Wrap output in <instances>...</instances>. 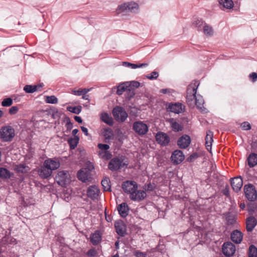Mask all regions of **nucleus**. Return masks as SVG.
Here are the masks:
<instances>
[{"mask_svg": "<svg viewBox=\"0 0 257 257\" xmlns=\"http://www.w3.org/2000/svg\"><path fill=\"white\" fill-rule=\"evenodd\" d=\"M203 33L207 37H211L214 34V30L212 26L204 23L203 28Z\"/></svg>", "mask_w": 257, "mask_h": 257, "instance_id": "nucleus-31", "label": "nucleus"}, {"mask_svg": "<svg viewBox=\"0 0 257 257\" xmlns=\"http://www.w3.org/2000/svg\"><path fill=\"white\" fill-rule=\"evenodd\" d=\"M38 173L42 178L46 179L52 175V172L45 166L44 164H43V166H42L39 170Z\"/></svg>", "mask_w": 257, "mask_h": 257, "instance_id": "nucleus-23", "label": "nucleus"}, {"mask_svg": "<svg viewBox=\"0 0 257 257\" xmlns=\"http://www.w3.org/2000/svg\"><path fill=\"white\" fill-rule=\"evenodd\" d=\"M72 93L75 95H77V96H80V95H82V92H81V89H79V90H75V89L72 90Z\"/></svg>", "mask_w": 257, "mask_h": 257, "instance_id": "nucleus-52", "label": "nucleus"}, {"mask_svg": "<svg viewBox=\"0 0 257 257\" xmlns=\"http://www.w3.org/2000/svg\"><path fill=\"white\" fill-rule=\"evenodd\" d=\"M101 240V236L98 231H96L90 236V241L93 245L98 244Z\"/></svg>", "mask_w": 257, "mask_h": 257, "instance_id": "nucleus-28", "label": "nucleus"}, {"mask_svg": "<svg viewBox=\"0 0 257 257\" xmlns=\"http://www.w3.org/2000/svg\"><path fill=\"white\" fill-rule=\"evenodd\" d=\"M197 154H193L188 158L187 160L189 162H192L194 159L197 158Z\"/></svg>", "mask_w": 257, "mask_h": 257, "instance_id": "nucleus-53", "label": "nucleus"}, {"mask_svg": "<svg viewBox=\"0 0 257 257\" xmlns=\"http://www.w3.org/2000/svg\"><path fill=\"white\" fill-rule=\"evenodd\" d=\"M75 120L78 122V123H82V119L80 116H75L74 117Z\"/></svg>", "mask_w": 257, "mask_h": 257, "instance_id": "nucleus-57", "label": "nucleus"}, {"mask_svg": "<svg viewBox=\"0 0 257 257\" xmlns=\"http://www.w3.org/2000/svg\"><path fill=\"white\" fill-rule=\"evenodd\" d=\"M133 129L138 134L140 135H144L148 132V126L143 122L139 121L134 123Z\"/></svg>", "mask_w": 257, "mask_h": 257, "instance_id": "nucleus-8", "label": "nucleus"}, {"mask_svg": "<svg viewBox=\"0 0 257 257\" xmlns=\"http://www.w3.org/2000/svg\"><path fill=\"white\" fill-rule=\"evenodd\" d=\"M182 105L181 103H175L170 105L168 108L171 112L179 113L181 112L182 110Z\"/></svg>", "mask_w": 257, "mask_h": 257, "instance_id": "nucleus-33", "label": "nucleus"}, {"mask_svg": "<svg viewBox=\"0 0 257 257\" xmlns=\"http://www.w3.org/2000/svg\"><path fill=\"white\" fill-rule=\"evenodd\" d=\"M89 89L87 88L81 89V92H82V95L86 94L87 92L89 91Z\"/></svg>", "mask_w": 257, "mask_h": 257, "instance_id": "nucleus-56", "label": "nucleus"}, {"mask_svg": "<svg viewBox=\"0 0 257 257\" xmlns=\"http://www.w3.org/2000/svg\"><path fill=\"white\" fill-rule=\"evenodd\" d=\"M204 23H205L202 19H197L193 22L192 26L200 31L202 27L203 28Z\"/></svg>", "mask_w": 257, "mask_h": 257, "instance_id": "nucleus-37", "label": "nucleus"}, {"mask_svg": "<svg viewBox=\"0 0 257 257\" xmlns=\"http://www.w3.org/2000/svg\"><path fill=\"white\" fill-rule=\"evenodd\" d=\"M110 180L109 178L105 177L101 181V185L104 191H110Z\"/></svg>", "mask_w": 257, "mask_h": 257, "instance_id": "nucleus-34", "label": "nucleus"}, {"mask_svg": "<svg viewBox=\"0 0 257 257\" xmlns=\"http://www.w3.org/2000/svg\"><path fill=\"white\" fill-rule=\"evenodd\" d=\"M240 208H241V209H244L245 208V204H244V203H241V204H240Z\"/></svg>", "mask_w": 257, "mask_h": 257, "instance_id": "nucleus-64", "label": "nucleus"}, {"mask_svg": "<svg viewBox=\"0 0 257 257\" xmlns=\"http://www.w3.org/2000/svg\"><path fill=\"white\" fill-rule=\"evenodd\" d=\"M115 228L117 233L121 236L125 235L126 231V226L124 223L121 220H118L115 222L114 224Z\"/></svg>", "mask_w": 257, "mask_h": 257, "instance_id": "nucleus-14", "label": "nucleus"}, {"mask_svg": "<svg viewBox=\"0 0 257 257\" xmlns=\"http://www.w3.org/2000/svg\"><path fill=\"white\" fill-rule=\"evenodd\" d=\"M0 136L4 142L11 141L15 136V130L9 125L3 127L0 131Z\"/></svg>", "mask_w": 257, "mask_h": 257, "instance_id": "nucleus-3", "label": "nucleus"}, {"mask_svg": "<svg viewBox=\"0 0 257 257\" xmlns=\"http://www.w3.org/2000/svg\"><path fill=\"white\" fill-rule=\"evenodd\" d=\"M103 136L105 140H111L113 138V133L111 129H105L103 132Z\"/></svg>", "mask_w": 257, "mask_h": 257, "instance_id": "nucleus-39", "label": "nucleus"}, {"mask_svg": "<svg viewBox=\"0 0 257 257\" xmlns=\"http://www.w3.org/2000/svg\"><path fill=\"white\" fill-rule=\"evenodd\" d=\"M132 85L133 87H135L136 88L139 87L140 86V83L138 81H133V82H132Z\"/></svg>", "mask_w": 257, "mask_h": 257, "instance_id": "nucleus-58", "label": "nucleus"}, {"mask_svg": "<svg viewBox=\"0 0 257 257\" xmlns=\"http://www.w3.org/2000/svg\"><path fill=\"white\" fill-rule=\"evenodd\" d=\"M170 123L172 130L175 132H179L182 130V127L174 118H170L167 120Z\"/></svg>", "mask_w": 257, "mask_h": 257, "instance_id": "nucleus-30", "label": "nucleus"}, {"mask_svg": "<svg viewBox=\"0 0 257 257\" xmlns=\"http://www.w3.org/2000/svg\"><path fill=\"white\" fill-rule=\"evenodd\" d=\"M123 191L130 195L138 189V185L135 181H127L122 184Z\"/></svg>", "mask_w": 257, "mask_h": 257, "instance_id": "nucleus-10", "label": "nucleus"}, {"mask_svg": "<svg viewBox=\"0 0 257 257\" xmlns=\"http://www.w3.org/2000/svg\"><path fill=\"white\" fill-rule=\"evenodd\" d=\"M56 180L58 184L62 186L69 183L70 181V176L67 171H59L56 176Z\"/></svg>", "mask_w": 257, "mask_h": 257, "instance_id": "nucleus-4", "label": "nucleus"}, {"mask_svg": "<svg viewBox=\"0 0 257 257\" xmlns=\"http://www.w3.org/2000/svg\"><path fill=\"white\" fill-rule=\"evenodd\" d=\"M78 178L82 182H86L91 177L90 172L86 168L80 170L77 173Z\"/></svg>", "mask_w": 257, "mask_h": 257, "instance_id": "nucleus-19", "label": "nucleus"}, {"mask_svg": "<svg viewBox=\"0 0 257 257\" xmlns=\"http://www.w3.org/2000/svg\"><path fill=\"white\" fill-rule=\"evenodd\" d=\"M249 76L252 79V81L255 82L257 80V73L255 72L251 73Z\"/></svg>", "mask_w": 257, "mask_h": 257, "instance_id": "nucleus-54", "label": "nucleus"}, {"mask_svg": "<svg viewBox=\"0 0 257 257\" xmlns=\"http://www.w3.org/2000/svg\"><path fill=\"white\" fill-rule=\"evenodd\" d=\"M135 95V93L134 90L128 87L125 94L126 98L128 99H131Z\"/></svg>", "mask_w": 257, "mask_h": 257, "instance_id": "nucleus-42", "label": "nucleus"}, {"mask_svg": "<svg viewBox=\"0 0 257 257\" xmlns=\"http://www.w3.org/2000/svg\"><path fill=\"white\" fill-rule=\"evenodd\" d=\"M159 76V74L157 71H153L150 74L146 76V77L150 80L156 79Z\"/></svg>", "mask_w": 257, "mask_h": 257, "instance_id": "nucleus-46", "label": "nucleus"}, {"mask_svg": "<svg viewBox=\"0 0 257 257\" xmlns=\"http://www.w3.org/2000/svg\"><path fill=\"white\" fill-rule=\"evenodd\" d=\"M30 170L29 167L25 164H20L15 166V170L18 173H26Z\"/></svg>", "mask_w": 257, "mask_h": 257, "instance_id": "nucleus-27", "label": "nucleus"}, {"mask_svg": "<svg viewBox=\"0 0 257 257\" xmlns=\"http://www.w3.org/2000/svg\"><path fill=\"white\" fill-rule=\"evenodd\" d=\"M42 87V85H26L24 88V90L27 92V93H33L36 91L38 90V88H41Z\"/></svg>", "mask_w": 257, "mask_h": 257, "instance_id": "nucleus-36", "label": "nucleus"}, {"mask_svg": "<svg viewBox=\"0 0 257 257\" xmlns=\"http://www.w3.org/2000/svg\"><path fill=\"white\" fill-rule=\"evenodd\" d=\"M100 193V190L98 187L95 185L88 187L87 191V196L91 199L94 200L97 198Z\"/></svg>", "mask_w": 257, "mask_h": 257, "instance_id": "nucleus-18", "label": "nucleus"}, {"mask_svg": "<svg viewBox=\"0 0 257 257\" xmlns=\"http://www.w3.org/2000/svg\"><path fill=\"white\" fill-rule=\"evenodd\" d=\"M200 84L197 80H194L190 84L187 89L186 102L190 107H194L196 105L197 108L202 109L204 99L200 94H197V90Z\"/></svg>", "mask_w": 257, "mask_h": 257, "instance_id": "nucleus-1", "label": "nucleus"}, {"mask_svg": "<svg viewBox=\"0 0 257 257\" xmlns=\"http://www.w3.org/2000/svg\"><path fill=\"white\" fill-rule=\"evenodd\" d=\"M117 210L122 217H125L128 214V207L125 203H122L118 205Z\"/></svg>", "mask_w": 257, "mask_h": 257, "instance_id": "nucleus-25", "label": "nucleus"}, {"mask_svg": "<svg viewBox=\"0 0 257 257\" xmlns=\"http://www.w3.org/2000/svg\"><path fill=\"white\" fill-rule=\"evenodd\" d=\"M190 142V137L188 135H184L178 139L177 144L180 148L186 149L189 146Z\"/></svg>", "mask_w": 257, "mask_h": 257, "instance_id": "nucleus-17", "label": "nucleus"}, {"mask_svg": "<svg viewBox=\"0 0 257 257\" xmlns=\"http://www.w3.org/2000/svg\"><path fill=\"white\" fill-rule=\"evenodd\" d=\"M13 174L6 168H0V178L8 179L11 177Z\"/></svg>", "mask_w": 257, "mask_h": 257, "instance_id": "nucleus-32", "label": "nucleus"}, {"mask_svg": "<svg viewBox=\"0 0 257 257\" xmlns=\"http://www.w3.org/2000/svg\"><path fill=\"white\" fill-rule=\"evenodd\" d=\"M132 64V63H131L129 62H123V65L125 66L126 67H131Z\"/></svg>", "mask_w": 257, "mask_h": 257, "instance_id": "nucleus-59", "label": "nucleus"}, {"mask_svg": "<svg viewBox=\"0 0 257 257\" xmlns=\"http://www.w3.org/2000/svg\"><path fill=\"white\" fill-rule=\"evenodd\" d=\"M243 185V181L240 176L236 177L231 180V185L235 192H238Z\"/></svg>", "mask_w": 257, "mask_h": 257, "instance_id": "nucleus-15", "label": "nucleus"}, {"mask_svg": "<svg viewBox=\"0 0 257 257\" xmlns=\"http://www.w3.org/2000/svg\"><path fill=\"white\" fill-rule=\"evenodd\" d=\"M46 101L49 103L56 104L58 102L57 98L54 95L46 97Z\"/></svg>", "mask_w": 257, "mask_h": 257, "instance_id": "nucleus-43", "label": "nucleus"}, {"mask_svg": "<svg viewBox=\"0 0 257 257\" xmlns=\"http://www.w3.org/2000/svg\"><path fill=\"white\" fill-rule=\"evenodd\" d=\"M19 110V108L17 106H13L9 109V113L11 115L16 114Z\"/></svg>", "mask_w": 257, "mask_h": 257, "instance_id": "nucleus-48", "label": "nucleus"}, {"mask_svg": "<svg viewBox=\"0 0 257 257\" xmlns=\"http://www.w3.org/2000/svg\"><path fill=\"white\" fill-rule=\"evenodd\" d=\"M139 11V5L134 2H128L118 6L115 10L117 15H128L130 13L137 14Z\"/></svg>", "mask_w": 257, "mask_h": 257, "instance_id": "nucleus-2", "label": "nucleus"}, {"mask_svg": "<svg viewBox=\"0 0 257 257\" xmlns=\"http://www.w3.org/2000/svg\"><path fill=\"white\" fill-rule=\"evenodd\" d=\"M101 119L108 125L111 126L113 124L112 118L107 113L103 112L101 114Z\"/></svg>", "mask_w": 257, "mask_h": 257, "instance_id": "nucleus-29", "label": "nucleus"}, {"mask_svg": "<svg viewBox=\"0 0 257 257\" xmlns=\"http://www.w3.org/2000/svg\"><path fill=\"white\" fill-rule=\"evenodd\" d=\"M131 68L132 69H136L137 68H139V64H132Z\"/></svg>", "mask_w": 257, "mask_h": 257, "instance_id": "nucleus-61", "label": "nucleus"}, {"mask_svg": "<svg viewBox=\"0 0 257 257\" xmlns=\"http://www.w3.org/2000/svg\"><path fill=\"white\" fill-rule=\"evenodd\" d=\"M66 127L67 128L68 130H71L72 127H73V124L70 121V120L69 118L67 119V122H66Z\"/></svg>", "mask_w": 257, "mask_h": 257, "instance_id": "nucleus-51", "label": "nucleus"}, {"mask_svg": "<svg viewBox=\"0 0 257 257\" xmlns=\"http://www.w3.org/2000/svg\"><path fill=\"white\" fill-rule=\"evenodd\" d=\"M127 165V163L126 161H124L121 159L115 158L110 160L108 164V168L111 171H114Z\"/></svg>", "mask_w": 257, "mask_h": 257, "instance_id": "nucleus-5", "label": "nucleus"}, {"mask_svg": "<svg viewBox=\"0 0 257 257\" xmlns=\"http://www.w3.org/2000/svg\"><path fill=\"white\" fill-rule=\"evenodd\" d=\"M157 142L162 146L167 145L170 142L169 136L165 133L159 132L156 135Z\"/></svg>", "mask_w": 257, "mask_h": 257, "instance_id": "nucleus-12", "label": "nucleus"}, {"mask_svg": "<svg viewBox=\"0 0 257 257\" xmlns=\"http://www.w3.org/2000/svg\"><path fill=\"white\" fill-rule=\"evenodd\" d=\"M134 255L136 257H147V254L146 253L143 252H141V251H136L135 252Z\"/></svg>", "mask_w": 257, "mask_h": 257, "instance_id": "nucleus-49", "label": "nucleus"}, {"mask_svg": "<svg viewBox=\"0 0 257 257\" xmlns=\"http://www.w3.org/2000/svg\"><path fill=\"white\" fill-rule=\"evenodd\" d=\"M113 115L118 121L123 122L127 117V113L124 109L120 106L114 107L112 111Z\"/></svg>", "mask_w": 257, "mask_h": 257, "instance_id": "nucleus-6", "label": "nucleus"}, {"mask_svg": "<svg viewBox=\"0 0 257 257\" xmlns=\"http://www.w3.org/2000/svg\"><path fill=\"white\" fill-rule=\"evenodd\" d=\"M98 147L99 149H100L102 151H105L104 154L105 155H109L110 154H108V152L106 151L109 148V146L107 144H99L98 145Z\"/></svg>", "mask_w": 257, "mask_h": 257, "instance_id": "nucleus-44", "label": "nucleus"}, {"mask_svg": "<svg viewBox=\"0 0 257 257\" xmlns=\"http://www.w3.org/2000/svg\"><path fill=\"white\" fill-rule=\"evenodd\" d=\"M96 254V251L94 249H91L87 252V255L89 256H94Z\"/></svg>", "mask_w": 257, "mask_h": 257, "instance_id": "nucleus-50", "label": "nucleus"}, {"mask_svg": "<svg viewBox=\"0 0 257 257\" xmlns=\"http://www.w3.org/2000/svg\"><path fill=\"white\" fill-rule=\"evenodd\" d=\"M146 193L143 190H136L131 193L130 198L133 201H140L145 198Z\"/></svg>", "mask_w": 257, "mask_h": 257, "instance_id": "nucleus-16", "label": "nucleus"}, {"mask_svg": "<svg viewBox=\"0 0 257 257\" xmlns=\"http://www.w3.org/2000/svg\"><path fill=\"white\" fill-rule=\"evenodd\" d=\"M185 159L183 152L180 150H175L172 153L171 160L174 164H178L181 163Z\"/></svg>", "mask_w": 257, "mask_h": 257, "instance_id": "nucleus-13", "label": "nucleus"}, {"mask_svg": "<svg viewBox=\"0 0 257 257\" xmlns=\"http://www.w3.org/2000/svg\"><path fill=\"white\" fill-rule=\"evenodd\" d=\"M147 65H148L147 63H142V64H139V68L143 67L144 66H147Z\"/></svg>", "mask_w": 257, "mask_h": 257, "instance_id": "nucleus-62", "label": "nucleus"}, {"mask_svg": "<svg viewBox=\"0 0 257 257\" xmlns=\"http://www.w3.org/2000/svg\"><path fill=\"white\" fill-rule=\"evenodd\" d=\"M129 87L127 86V83H123L119 85L117 87V90L116 91V93L120 95H121L124 92L126 91L127 89H128Z\"/></svg>", "mask_w": 257, "mask_h": 257, "instance_id": "nucleus-38", "label": "nucleus"}, {"mask_svg": "<svg viewBox=\"0 0 257 257\" xmlns=\"http://www.w3.org/2000/svg\"><path fill=\"white\" fill-rule=\"evenodd\" d=\"M78 132V129H74L72 131V134L73 135V136L75 137V136H76V135L77 134Z\"/></svg>", "mask_w": 257, "mask_h": 257, "instance_id": "nucleus-60", "label": "nucleus"}, {"mask_svg": "<svg viewBox=\"0 0 257 257\" xmlns=\"http://www.w3.org/2000/svg\"><path fill=\"white\" fill-rule=\"evenodd\" d=\"M82 98L85 100H88L89 96L88 95H83Z\"/></svg>", "mask_w": 257, "mask_h": 257, "instance_id": "nucleus-63", "label": "nucleus"}, {"mask_svg": "<svg viewBox=\"0 0 257 257\" xmlns=\"http://www.w3.org/2000/svg\"><path fill=\"white\" fill-rule=\"evenodd\" d=\"M222 250L223 253L226 256H232L235 251V245L230 242H227L224 243L222 245Z\"/></svg>", "mask_w": 257, "mask_h": 257, "instance_id": "nucleus-9", "label": "nucleus"}, {"mask_svg": "<svg viewBox=\"0 0 257 257\" xmlns=\"http://www.w3.org/2000/svg\"><path fill=\"white\" fill-rule=\"evenodd\" d=\"M79 138L78 136H75L74 138L69 139L68 141L71 149H74L77 146Z\"/></svg>", "mask_w": 257, "mask_h": 257, "instance_id": "nucleus-35", "label": "nucleus"}, {"mask_svg": "<svg viewBox=\"0 0 257 257\" xmlns=\"http://www.w3.org/2000/svg\"><path fill=\"white\" fill-rule=\"evenodd\" d=\"M81 106H68L67 109L68 111L75 114H79L81 110Z\"/></svg>", "mask_w": 257, "mask_h": 257, "instance_id": "nucleus-41", "label": "nucleus"}, {"mask_svg": "<svg viewBox=\"0 0 257 257\" xmlns=\"http://www.w3.org/2000/svg\"><path fill=\"white\" fill-rule=\"evenodd\" d=\"M44 164L52 172L59 168L60 166L59 161L56 159H48L44 161Z\"/></svg>", "mask_w": 257, "mask_h": 257, "instance_id": "nucleus-11", "label": "nucleus"}, {"mask_svg": "<svg viewBox=\"0 0 257 257\" xmlns=\"http://www.w3.org/2000/svg\"><path fill=\"white\" fill-rule=\"evenodd\" d=\"M249 257H257V248L252 245H250L248 249Z\"/></svg>", "mask_w": 257, "mask_h": 257, "instance_id": "nucleus-40", "label": "nucleus"}, {"mask_svg": "<svg viewBox=\"0 0 257 257\" xmlns=\"http://www.w3.org/2000/svg\"><path fill=\"white\" fill-rule=\"evenodd\" d=\"M242 233L237 230L233 231L231 234V240L236 243L241 242L242 240Z\"/></svg>", "mask_w": 257, "mask_h": 257, "instance_id": "nucleus-24", "label": "nucleus"}, {"mask_svg": "<svg viewBox=\"0 0 257 257\" xmlns=\"http://www.w3.org/2000/svg\"><path fill=\"white\" fill-rule=\"evenodd\" d=\"M244 193L246 198L253 201L257 198V193L254 186L252 184L245 185L244 187Z\"/></svg>", "mask_w": 257, "mask_h": 257, "instance_id": "nucleus-7", "label": "nucleus"}, {"mask_svg": "<svg viewBox=\"0 0 257 257\" xmlns=\"http://www.w3.org/2000/svg\"><path fill=\"white\" fill-rule=\"evenodd\" d=\"M213 133L211 131H207L205 137V145L207 150L210 151L211 150L212 143L213 140Z\"/></svg>", "mask_w": 257, "mask_h": 257, "instance_id": "nucleus-21", "label": "nucleus"}, {"mask_svg": "<svg viewBox=\"0 0 257 257\" xmlns=\"http://www.w3.org/2000/svg\"><path fill=\"white\" fill-rule=\"evenodd\" d=\"M81 129L86 136H88V130L87 128H86L84 126H81Z\"/></svg>", "mask_w": 257, "mask_h": 257, "instance_id": "nucleus-55", "label": "nucleus"}, {"mask_svg": "<svg viewBox=\"0 0 257 257\" xmlns=\"http://www.w3.org/2000/svg\"><path fill=\"white\" fill-rule=\"evenodd\" d=\"M13 103V100L11 98H7L2 101V105L3 106L7 107L11 106Z\"/></svg>", "mask_w": 257, "mask_h": 257, "instance_id": "nucleus-45", "label": "nucleus"}, {"mask_svg": "<svg viewBox=\"0 0 257 257\" xmlns=\"http://www.w3.org/2000/svg\"><path fill=\"white\" fill-rule=\"evenodd\" d=\"M248 165L252 168L257 165V154L251 153L247 157Z\"/></svg>", "mask_w": 257, "mask_h": 257, "instance_id": "nucleus-26", "label": "nucleus"}, {"mask_svg": "<svg viewBox=\"0 0 257 257\" xmlns=\"http://www.w3.org/2000/svg\"><path fill=\"white\" fill-rule=\"evenodd\" d=\"M240 126L242 130L245 131H248L251 128L250 124L247 121H244L242 122Z\"/></svg>", "mask_w": 257, "mask_h": 257, "instance_id": "nucleus-47", "label": "nucleus"}, {"mask_svg": "<svg viewBox=\"0 0 257 257\" xmlns=\"http://www.w3.org/2000/svg\"><path fill=\"white\" fill-rule=\"evenodd\" d=\"M217 1L221 9L230 10L234 6L232 0H217Z\"/></svg>", "mask_w": 257, "mask_h": 257, "instance_id": "nucleus-22", "label": "nucleus"}, {"mask_svg": "<svg viewBox=\"0 0 257 257\" xmlns=\"http://www.w3.org/2000/svg\"><path fill=\"white\" fill-rule=\"evenodd\" d=\"M257 224V220L253 216L247 218L246 220V228L247 231L251 232Z\"/></svg>", "mask_w": 257, "mask_h": 257, "instance_id": "nucleus-20", "label": "nucleus"}]
</instances>
